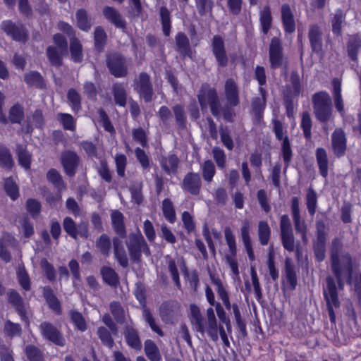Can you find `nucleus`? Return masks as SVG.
Masks as SVG:
<instances>
[{"instance_id":"69168bd1","label":"nucleus","mask_w":361,"mask_h":361,"mask_svg":"<svg viewBox=\"0 0 361 361\" xmlns=\"http://www.w3.org/2000/svg\"><path fill=\"white\" fill-rule=\"evenodd\" d=\"M282 243L284 248L288 251H293L295 247L294 236L293 231L281 234Z\"/></svg>"},{"instance_id":"49530a36","label":"nucleus","mask_w":361,"mask_h":361,"mask_svg":"<svg viewBox=\"0 0 361 361\" xmlns=\"http://www.w3.org/2000/svg\"><path fill=\"white\" fill-rule=\"evenodd\" d=\"M259 91L262 97L255 98L252 104V110L257 115L259 114L264 110L266 104L265 91L262 87L259 88Z\"/></svg>"},{"instance_id":"a18cd8bd","label":"nucleus","mask_w":361,"mask_h":361,"mask_svg":"<svg viewBox=\"0 0 361 361\" xmlns=\"http://www.w3.org/2000/svg\"><path fill=\"white\" fill-rule=\"evenodd\" d=\"M20 165L27 170L30 167V154L21 146L17 149Z\"/></svg>"},{"instance_id":"09e8293b","label":"nucleus","mask_w":361,"mask_h":361,"mask_svg":"<svg viewBox=\"0 0 361 361\" xmlns=\"http://www.w3.org/2000/svg\"><path fill=\"white\" fill-rule=\"evenodd\" d=\"M178 163V157L176 155L171 154L162 160L161 165L166 171L173 172L176 169Z\"/></svg>"},{"instance_id":"20e7f679","label":"nucleus","mask_w":361,"mask_h":361,"mask_svg":"<svg viewBox=\"0 0 361 361\" xmlns=\"http://www.w3.org/2000/svg\"><path fill=\"white\" fill-rule=\"evenodd\" d=\"M202 111H207L209 107L212 114L217 116L219 114L220 103L215 90L203 86L198 94Z\"/></svg>"},{"instance_id":"cd10ccee","label":"nucleus","mask_w":361,"mask_h":361,"mask_svg":"<svg viewBox=\"0 0 361 361\" xmlns=\"http://www.w3.org/2000/svg\"><path fill=\"white\" fill-rule=\"evenodd\" d=\"M316 157L320 173L323 177H326L328 173V159L326 150L323 148H318L316 152Z\"/></svg>"},{"instance_id":"603ef678","label":"nucleus","mask_w":361,"mask_h":361,"mask_svg":"<svg viewBox=\"0 0 361 361\" xmlns=\"http://www.w3.org/2000/svg\"><path fill=\"white\" fill-rule=\"evenodd\" d=\"M106 35L105 32L104 31V30L102 27H97L94 31L95 47L98 50H102L104 47L105 42H106Z\"/></svg>"},{"instance_id":"f3484780","label":"nucleus","mask_w":361,"mask_h":361,"mask_svg":"<svg viewBox=\"0 0 361 361\" xmlns=\"http://www.w3.org/2000/svg\"><path fill=\"white\" fill-rule=\"evenodd\" d=\"M63 228L66 233H68L73 238H77L78 235L86 237L87 228L86 226L82 224L77 227L71 218H66L63 221Z\"/></svg>"},{"instance_id":"680f3d73","label":"nucleus","mask_w":361,"mask_h":361,"mask_svg":"<svg viewBox=\"0 0 361 361\" xmlns=\"http://www.w3.org/2000/svg\"><path fill=\"white\" fill-rule=\"evenodd\" d=\"M160 15L163 26V32L165 35L168 36L170 33V20L169 13L166 8H161Z\"/></svg>"},{"instance_id":"a878e982","label":"nucleus","mask_w":361,"mask_h":361,"mask_svg":"<svg viewBox=\"0 0 361 361\" xmlns=\"http://www.w3.org/2000/svg\"><path fill=\"white\" fill-rule=\"evenodd\" d=\"M145 352L150 361H160L161 354L159 350L154 341L147 340L145 342Z\"/></svg>"},{"instance_id":"4c0bfd02","label":"nucleus","mask_w":361,"mask_h":361,"mask_svg":"<svg viewBox=\"0 0 361 361\" xmlns=\"http://www.w3.org/2000/svg\"><path fill=\"white\" fill-rule=\"evenodd\" d=\"M104 280L110 286H116L118 282V276L110 267H104L101 271Z\"/></svg>"},{"instance_id":"f704fd0d","label":"nucleus","mask_w":361,"mask_h":361,"mask_svg":"<svg viewBox=\"0 0 361 361\" xmlns=\"http://www.w3.org/2000/svg\"><path fill=\"white\" fill-rule=\"evenodd\" d=\"M162 211L165 219L170 223L176 221V213L171 201L165 199L162 202Z\"/></svg>"},{"instance_id":"052dcab7","label":"nucleus","mask_w":361,"mask_h":361,"mask_svg":"<svg viewBox=\"0 0 361 361\" xmlns=\"http://www.w3.org/2000/svg\"><path fill=\"white\" fill-rule=\"evenodd\" d=\"M5 190L9 197L15 200L18 197V189L16 183L10 178L5 181Z\"/></svg>"},{"instance_id":"c756f323","label":"nucleus","mask_w":361,"mask_h":361,"mask_svg":"<svg viewBox=\"0 0 361 361\" xmlns=\"http://www.w3.org/2000/svg\"><path fill=\"white\" fill-rule=\"evenodd\" d=\"M70 49L72 59L75 62H81L83 58L82 48L80 42L76 39L71 40Z\"/></svg>"},{"instance_id":"7c9ffc66","label":"nucleus","mask_w":361,"mask_h":361,"mask_svg":"<svg viewBox=\"0 0 361 361\" xmlns=\"http://www.w3.org/2000/svg\"><path fill=\"white\" fill-rule=\"evenodd\" d=\"M113 90L115 103L120 106H124L126 104V92L125 87L121 84H116L114 85Z\"/></svg>"},{"instance_id":"864d4df0","label":"nucleus","mask_w":361,"mask_h":361,"mask_svg":"<svg viewBox=\"0 0 361 361\" xmlns=\"http://www.w3.org/2000/svg\"><path fill=\"white\" fill-rule=\"evenodd\" d=\"M68 99L74 111H77L80 108V94L73 89H71L68 92Z\"/></svg>"},{"instance_id":"5fc2aeb1","label":"nucleus","mask_w":361,"mask_h":361,"mask_svg":"<svg viewBox=\"0 0 361 361\" xmlns=\"http://www.w3.org/2000/svg\"><path fill=\"white\" fill-rule=\"evenodd\" d=\"M57 118L65 129L71 130H74L75 121L71 115L68 114H58Z\"/></svg>"},{"instance_id":"4468645a","label":"nucleus","mask_w":361,"mask_h":361,"mask_svg":"<svg viewBox=\"0 0 361 361\" xmlns=\"http://www.w3.org/2000/svg\"><path fill=\"white\" fill-rule=\"evenodd\" d=\"M135 88L145 101L147 102L151 99L152 89L148 75L141 73L137 81L135 83Z\"/></svg>"},{"instance_id":"7ed1b4c3","label":"nucleus","mask_w":361,"mask_h":361,"mask_svg":"<svg viewBox=\"0 0 361 361\" xmlns=\"http://www.w3.org/2000/svg\"><path fill=\"white\" fill-rule=\"evenodd\" d=\"M314 110L321 121H327L331 114V100L327 92H321L313 97Z\"/></svg>"},{"instance_id":"b1692460","label":"nucleus","mask_w":361,"mask_h":361,"mask_svg":"<svg viewBox=\"0 0 361 361\" xmlns=\"http://www.w3.org/2000/svg\"><path fill=\"white\" fill-rule=\"evenodd\" d=\"M333 94L334 98L335 107L338 112L343 114L344 111V104L341 96V84L339 80H333Z\"/></svg>"},{"instance_id":"2eb2a0df","label":"nucleus","mask_w":361,"mask_h":361,"mask_svg":"<svg viewBox=\"0 0 361 361\" xmlns=\"http://www.w3.org/2000/svg\"><path fill=\"white\" fill-rule=\"evenodd\" d=\"M224 94L228 105L235 106L238 104V89L234 80H226L224 86Z\"/></svg>"},{"instance_id":"79ce46f5","label":"nucleus","mask_w":361,"mask_h":361,"mask_svg":"<svg viewBox=\"0 0 361 361\" xmlns=\"http://www.w3.org/2000/svg\"><path fill=\"white\" fill-rule=\"evenodd\" d=\"M267 266L269 271V274L274 281H276L279 278V271L276 270L275 267L274 263V248L271 246L269 248L268 253V260H267Z\"/></svg>"},{"instance_id":"774afa93","label":"nucleus","mask_w":361,"mask_h":361,"mask_svg":"<svg viewBox=\"0 0 361 361\" xmlns=\"http://www.w3.org/2000/svg\"><path fill=\"white\" fill-rule=\"evenodd\" d=\"M311 118L308 113L305 112L302 114L301 126L303 129L304 134L307 138L311 135Z\"/></svg>"},{"instance_id":"0e129e2a","label":"nucleus","mask_w":361,"mask_h":361,"mask_svg":"<svg viewBox=\"0 0 361 361\" xmlns=\"http://www.w3.org/2000/svg\"><path fill=\"white\" fill-rule=\"evenodd\" d=\"M25 81L30 85L41 86L42 84L41 75L35 71L25 74Z\"/></svg>"},{"instance_id":"f257e3e1","label":"nucleus","mask_w":361,"mask_h":361,"mask_svg":"<svg viewBox=\"0 0 361 361\" xmlns=\"http://www.w3.org/2000/svg\"><path fill=\"white\" fill-rule=\"evenodd\" d=\"M190 315L194 329L201 334L206 332L214 341H218V324L212 307L207 310L206 321L203 319L200 308L195 305H190Z\"/></svg>"},{"instance_id":"aec40b11","label":"nucleus","mask_w":361,"mask_h":361,"mask_svg":"<svg viewBox=\"0 0 361 361\" xmlns=\"http://www.w3.org/2000/svg\"><path fill=\"white\" fill-rule=\"evenodd\" d=\"M281 17L284 29L286 32L292 33L295 31V21L288 4H283L281 7Z\"/></svg>"},{"instance_id":"423d86ee","label":"nucleus","mask_w":361,"mask_h":361,"mask_svg":"<svg viewBox=\"0 0 361 361\" xmlns=\"http://www.w3.org/2000/svg\"><path fill=\"white\" fill-rule=\"evenodd\" d=\"M324 295L327 302L331 320V322H334L335 315L334 307L339 306V301L338 298L337 288L334 279L331 277H328L326 279V286L324 289Z\"/></svg>"},{"instance_id":"393cba45","label":"nucleus","mask_w":361,"mask_h":361,"mask_svg":"<svg viewBox=\"0 0 361 361\" xmlns=\"http://www.w3.org/2000/svg\"><path fill=\"white\" fill-rule=\"evenodd\" d=\"M103 14L105 18L114 24L116 27L123 28L125 23L121 18L118 12L112 7L106 6L103 9Z\"/></svg>"},{"instance_id":"412c9836","label":"nucleus","mask_w":361,"mask_h":361,"mask_svg":"<svg viewBox=\"0 0 361 361\" xmlns=\"http://www.w3.org/2000/svg\"><path fill=\"white\" fill-rule=\"evenodd\" d=\"M184 188L189 192L196 195L199 192L200 188V178L198 174H188L184 179Z\"/></svg>"},{"instance_id":"5701e85b","label":"nucleus","mask_w":361,"mask_h":361,"mask_svg":"<svg viewBox=\"0 0 361 361\" xmlns=\"http://www.w3.org/2000/svg\"><path fill=\"white\" fill-rule=\"evenodd\" d=\"M259 22L262 32L267 34L272 23V17L269 6H264L259 11Z\"/></svg>"},{"instance_id":"c9c22d12","label":"nucleus","mask_w":361,"mask_h":361,"mask_svg":"<svg viewBox=\"0 0 361 361\" xmlns=\"http://www.w3.org/2000/svg\"><path fill=\"white\" fill-rule=\"evenodd\" d=\"M123 218V214L118 211H114L111 214L113 226L115 228L116 233L120 235H125Z\"/></svg>"},{"instance_id":"a211bd4d","label":"nucleus","mask_w":361,"mask_h":361,"mask_svg":"<svg viewBox=\"0 0 361 361\" xmlns=\"http://www.w3.org/2000/svg\"><path fill=\"white\" fill-rule=\"evenodd\" d=\"M61 161L66 173L73 176L78 162L76 154L72 152H65L62 156Z\"/></svg>"},{"instance_id":"bf43d9fd","label":"nucleus","mask_w":361,"mask_h":361,"mask_svg":"<svg viewBox=\"0 0 361 361\" xmlns=\"http://www.w3.org/2000/svg\"><path fill=\"white\" fill-rule=\"evenodd\" d=\"M224 235L226 243L229 248V251L232 255H234L236 252L235 240L231 230L229 228H226L224 230Z\"/></svg>"},{"instance_id":"a19ab883","label":"nucleus","mask_w":361,"mask_h":361,"mask_svg":"<svg viewBox=\"0 0 361 361\" xmlns=\"http://www.w3.org/2000/svg\"><path fill=\"white\" fill-rule=\"evenodd\" d=\"M361 47V39L358 36L351 37L348 46V52L353 60L357 59V51Z\"/></svg>"},{"instance_id":"37998d69","label":"nucleus","mask_w":361,"mask_h":361,"mask_svg":"<svg viewBox=\"0 0 361 361\" xmlns=\"http://www.w3.org/2000/svg\"><path fill=\"white\" fill-rule=\"evenodd\" d=\"M70 317L72 322L77 329L81 331H85L87 329L85 320L80 312L71 311Z\"/></svg>"},{"instance_id":"3c124183","label":"nucleus","mask_w":361,"mask_h":361,"mask_svg":"<svg viewBox=\"0 0 361 361\" xmlns=\"http://www.w3.org/2000/svg\"><path fill=\"white\" fill-rule=\"evenodd\" d=\"M23 118V109L19 104H15L9 111V120L12 123H20Z\"/></svg>"},{"instance_id":"ea45409f","label":"nucleus","mask_w":361,"mask_h":361,"mask_svg":"<svg viewBox=\"0 0 361 361\" xmlns=\"http://www.w3.org/2000/svg\"><path fill=\"white\" fill-rule=\"evenodd\" d=\"M258 235L262 245H267L270 237V228L267 222L260 221L258 226Z\"/></svg>"},{"instance_id":"6ab92c4d","label":"nucleus","mask_w":361,"mask_h":361,"mask_svg":"<svg viewBox=\"0 0 361 361\" xmlns=\"http://www.w3.org/2000/svg\"><path fill=\"white\" fill-rule=\"evenodd\" d=\"M178 310V305L173 302L163 303L159 307V314L163 322L169 323L171 322L175 313Z\"/></svg>"},{"instance_id":"de8ad7c7","label":"nucleus","mask_w":361,"mask_h":361,"mask_svg":"<svg viewBox=\"0 0 361 361\" xmlns=\"http://www.w3.org/2000/svg\"><path fill=\"white\" fill-rule=\"evenodd\" d=\"M286 274L287 281L290 286L291 288H295L297 281L295 271L293 269V265L291 264L290 259H286Z\"/></svg>"},{"instance_id":"bb28decb","label":"nucleus","mask_w":361,"mask_h":361,"mask_svg":"<svg viewBox=\"0 0 361 361\" xmlns=\"http://www.w3.org/2000/svg\"><path fill=\"white\" fill-rule=\"evenodd\" d=\"M114 245L115 258L121 264V266L123 267H127L128 265V262L126 255L121 245V240L118 238H114Z\"/></svg>"},{"instance_id":"e2e57ef3","label":"nucleus","mask_w":361,"mask_h":361,"mask_svg":"<svg viewBox=\"0 0 361 361\" xmlns=\"http://www.w3.org/2000/svg\"><path fill=\"white\" fill-rule=\"evenodd\" d=\"M203 176L205 180L211 181L214 173V165L212 161H206L202 166Z\"/></svg>"},{"instance_id":"dca6fc26","label":"nucleus","mask_w":361,"mask_h":361,"mask_svg":"<svg viewBox=\"0 0 361 361\" xmlns=\"http://www.w3.org/2000/svg\"><path fill=\"white\" fill-rule=\"evenodd\" d=\"M332 147L335 154L342 156L346 149V139L343 131L336 129L331 137Z\"/></svg>"},{"instance_id":"2f4dec72","label":"nucleus","mask_w":361,"mask_h":361,"mask_svg":"<svg viewBox=\"0 0 361 361\" xmlns=\"http://www.w3.org/2000/svg\"><path fill=\"white\" fill-rule=\"evenodd\" d=\"M126 339L128 344L134 349L140 350L141 343L137 331L133 328H127L126 332Z\"/></svg>"},{"instance_id":"6e6d98bb","label":"nucleus","mask_w":361,"mask_h":361,"mask_svg":"<svg viewBox=\"0 0 361 361\" xmlns=\"http://www.w3.org/2000/svg\"><path fill=\"white\" fill-rule=\"evenodd\" d=\"M13 164V161L8 149L4 147H0V165L9 169Z\"/></svg>"},{"instance_id":"39448f33","label":"nucleus","mask_w":361,"mask_h":361,"mask_svg":"<svg viewBox=\"0 0 361 361\" xmlns=\"http://www.w3.org/2000/svg\"><path fill=\"white\" fill-rule=\"evenodd\" d=\"M54 42L56 47H49L47 56L53 65L59 66L62 56L67 53V42L65 37L60 34H56L54 36Z\"/></svg>"},{"instance_id":"473e14b6","label":"nucleus","mask_w":361,"mask_h":361,"mask_svg":"<svg viewBox=\"0 0 361 361\" xmlns=\"http://www.w3.org/2000/svg\"><path fill=\"white\" fill-rule=\"evenodd\" d=\"M142 315L145 322L148 324L151 329L159 336H163L164 332L157 324L155 318L152 316L151 312L148 310L144 309Z\"/></svg>"},{"instance_id":"c85d7f7f","label":"nucleus","mask_w":361,"mask_h":361,"mask_svg":"<svg viewBox=\"0 0 361 361\" xmlns=\"http://www.w3.org/2000/svg\"><path fill=\"white\" fill-rule=\"evenodd\" d=\"M8 245L15 246L16 240L11 235H6L0 245V257L5 262H8L10 259V255L6 249Z\"/></svg>"},{"instance_id":"c03bdc74","label":"nucleus","mask_w":361,"mask_h":361,"mask_svg":"<svg viewBox=\"0 0 361 361\" xmlns=\"http://www.w3.org/2000/svg\"><path fill=\"white\" fill-rule=\"evenodd\" d=\"M314 252L319 261L324 259V235L320 231L318 233L317 242L314 245Z\"/></svg>"},{"instance_id":"6e6552de","label":"nucleus","mask_w":361,"mask_h":361,"mask_svg":"<svg viewBox=\"0 0 361 361\" xmlns=\"http://www.w3.org/2000/svg\"><path fill=\"white\" fill-rule=\"evenodd\" d=\"M39 328L41 334L45 339L59 346L65 345V338L59 330L54 326L49 323L44 322L41 324Z\"/></svg>"},{"instance_id":"4d7b16f0","label":"nucleus","mask_w":361,"mask_h":361,"mask_svg":"<svg viewBox=\"0 0 361 361\" xmlns=\"http://www.w3.org/2000/svg\"><path fill=\"white\" fill-rule=\"evenodd\" d=\"M47 179L52 183L59 189L63 188V183L61 177L57 171L55 169H50L47 174Z\"/></svg>"},{"instance_id":"4be33fe9","label":"nucleus","mask_w":361,"mask_h":361,"mask_svg":"<svg viewBox=\"0 0 361 361\" xmlns=\"http://www.w3.org/2000/svg\"><path fill=\"white\" fill-rule=\"evenodd\" d=\"M321 33L320 28L317 25H312L309 32V38L312 48L315 52H319L322 50Z\"/></svg>"},{"instance_id":"1a4fd4ad","label":"nucleus","mask_w":361,"mask_h":361,"mask_svg":"<svg viewBox=\"0 0 361 361\" xmlns=\"http://www.w3.org/2000/svg\"><path fill=\"white\" fill-rule=\"evenodd\" d=\"M128 250L130 257L133 260L139 259L142 251L147 255L149 254V249L140 233L130 236Z\"/></svg>"},{"instance_id":"f8f14e48","label":"nucleus","mask_w":361,"mask_h":361,"mask_svg":"<svg viewBox=\"0 0 361 361\" xmlns=\"http://www.w3.org/2000/svg\"><path fill=\"white\" fill-rule=\"evenodd\" d=\"M108 66L113 75L121 77L126 74L127 61L119 54L111 55L108 59Z\"/></svg>"},{"instance_id":"338daca9","label":"nucleus","mask_w":361,"mask_h":361,"mask_svg":"<svg viewBox=\"0 0 361 361\" xmlns=\"http://www.w3.org/2000/svg\"><path fill=\"white\" fill-rule=\"evenodd\" d=\"M25 353L27 355V357L30 361H41L42 360V353L41 352L35 347L32 345H28L26 347Z\"/></svg>"},{"instance_id":"58836bf2","label":"nucleus","mask_w":361,"mask_h":361,"mask_svg":"<svg viewBox=\"0 0 361 361\" xmlns=\"http://www.w3.org/2000/svg\"><path fill=\"white\" fill-rule=\"evenodd\" d=\"M176 46L178 51L184 56L189 53V41L188 37L183 33L180 32L176 35Z\"/></svg>"},{"instance_id":"9b49d317","label":"nucleus","mask_w":361,"mask_h":361,"mask_svg":"<svg viewBox=\"0 0 361 361\" xmlns=\"http://www.w3.org/2000/svg\"><path fill=\"white\" fill-rule=\"evenodd\" d=\"M1 28L4 32L16 41L25 42L27 39V32L21 25H16L10 20L4 21Z\"/></svg>"},{"instance_id":"8fccbe9b","label":"nucleus","mask_w":361,"mask_h":361,"mask_svg":"<svg viewBox=\"0 0 361 361\" xmlns=\"http://www.w3.org/2000/svg\"><path fill=\"white\" fill-rule=\"evenodd\" d=\"M97 247L103 255L108 256L111 250V243L108 236L102 235L97 242Z\"/></svg>"},{"instance_id":"9d476101","label":"nucleus","mask_w":361,"mask_h":361,"mask_svg":"<svg viewBox=\"0 0 361 361\" xmlns=\"http://www.w3.org/2000/svg\"><path fill=\"white\" fill-rule=\"evenodd\" d=\"M282 49L281 40L273 37L269 45V61L272 68H277L283 65L284 59Z\"/></svg>"},{"instance_id":"13d9d810","label":"nucleus","mask_w":361,"mask_h":361,"mask_svg":"<svg viewBox=\"0 0 361 361\" xmlns=\"http://www.w3.org/2000/svg\"><path fill=\"white\" fill-rule=\"evenodd\" d=\"M44 295L49 307L54 311H59L60 307L59 302L49 288L44 289Z\"/></svg>"},{"instance_id":"e433bc0d","label":"nucleus","mask_w":361,"mask_h":361,"mask_svg":"<svg viewBox=\"0 0 361 361\" xmlns=\"http://www.w3.org/2000/svg\"><path fill=\"white\" fill-rule=\"evenodd\" d=\"M76 21L78 27L84 31H88L91 27V23L84 10H79L76 13Z\"/></svg>"},{"instance_id":"0eeeda50","label":"nucleus","mask_w":361,"mask_h":361,"mask_svg":"<svg viewBox=\"0 0 361 361\" xmlns=\"http://www.w3.org/2000/svg\"><path fill=\"white\" fill-rule=\"evenodd\" d=\"M211 281L213 284L216 286V290L219 297L222 300L226 308L229 310L232 308L237 323L240 322V313L238 307L236 304L231 305L228 297V294L223 286L221 280L216 277L214 274H210Z\"/></svg>"},{"instance_id":"f03ea898","label":"nucleus","mask_w":361,"mask_h":361,"mask_svg":"<svg viewBox=\"0 0 361 361\" xmlns=\"http://www.w3.org/2000/svg\"><path fill=\"white\" fill-rule=\"evenodd\" d=\"M331 267L336 275L340 288L343 287L344 281L350 282L352 274L351 257L348 254H343L341 256L333 254L331 256Z\"/></svg>"},{"instance_id":"72a5a7b5","label":"nucleus","mask_w":361,"mask_h":361,"mask_svg":"<svg viewBox=\"0 0 361 361\" xmlns=\"http://www.w3.org/2000/svg\"><path fill=\"white\" fill-rule=\"evenodd\" d=\"M345 19V14L343 11L338 9L335 11L331 20L332 30L336 35H341L342 23Z\"/></svg>"},{"instance_id":"ddd939ff","label":"nucleus","mask_w":361,"mask_h":361,"mask_svg":"<svg viewBox=\"0 0 361 361\" xmlns=\"http://www.w3.org/2000/svg\"><path fill=\"white\" fill-rule=\"evenodd\" d=\"M212 52L219 66H226L228 58L226 54L224 40L219 36H214L212 43Z\"/></svg>"}]
</instances>
